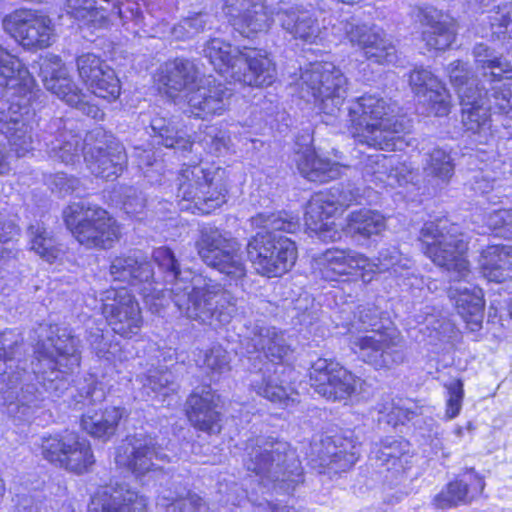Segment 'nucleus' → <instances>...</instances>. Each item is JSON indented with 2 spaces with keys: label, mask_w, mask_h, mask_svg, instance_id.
Listing matches in <instances>:
<instances>
[{
  "label": "nucleus",
  "mask_w": 512,
  "mask_h": 512,
  "mask_svg": "<svg viewBox=\"0 0 512 512\" xmlns=\"http://www.w3.org/2000/svg\"><path fill=\"white\" fill-rule=\"evenodd\" d=\"M153 259L163 273V285L150 281L154 278L151 263L138 252L116 257L110 274L114 281L142 285L139 293L152 313L160 314L172 300L179 313L188 319L215 328L230 323L237 312V299L221 284L191 270H181L173 251L167 247L155 249Z\"/></svg>",
  "instance_id": "f257e3e1"
},
{
  "label": "nucleus",
  "mask_w": 512,
  "mask_h": 512,
  "mask_svg": "<svg viewBox=\"0 0 512 512\" xmlns=\"http://www.w3.org/2000/svg\"><path fill=\"white\" fill-rule=\"evenodd\" d=\"M0 86L6 88L7 109L0 111V132L18 157L33 149L35 112L31 108L34 79L23 63L0 45Z\"/></svg>",
  "instance_id": "f03ea898"
},
{
  "label": "nucleus",
  "mask_w": 512,
  "mask_h": 512,
  "mask_svg": "<svg viewBox=\"0 0 512 512\" xmlns=\"http://www.w3.org/2000/svg\"><path fill=\"white\" fill-rule=\"evenodd\" d=\"M252 225L262 228L247 243L248 259L256 272L266 277H280L294 266L297 247L294 241L280 232L295 233L299 218L286 212L259 213Z\"/></svg>",
  "instance_id": "7ed1b4c3"
},
{
  "label": "nucleus",
  "mask_w": 512,
  "mask_h": 512,
  "mask_svg": "<svg viewBox=\"0 0 512 512\" xmlns=\"http://www.w3.org/2000/svg\"><path fill=\"white\" fill-rule=\"evenodd\" d=\"M396 104L374 94H365L349 106L350 130L354 139L377 149L400 150L404 124L396 115Z\"/></svg>",
  "instance_id": "20e7f679"
},
{
  "label": "nucleus",
  "mask_w": 512,
  "mask_h": 512,
  "mask_svg": "<svg viewBox=\"0 0 512 512\" xmlns=\"http://www.w3.org/2000/svg\"><path fill=\"white\" fill-rule=\"evenodd\" d=\"M382 328L379 311L373 306H360L348 328L351 349L376 369L390 368L404 357L399 334Z\"/></svg>",
  "instance_id": "39448f33"
},
{
  "label": "nucleus",
  "mask_w": 512,
  "mask_h": 512,
  "mask_svg": "<svg viewBox=\"0 0 512 512\" xmlns=\"http://www.w3.org/2000/svg\"><path fill=\"white\" fill-rule=\"evenodd\" d=\"M244 465L260 477L265 486L289 493L302 482V468L289 444L284 441L257 438L246 447Z\"/></svg>",
  "instance_id": "423d86ee"
},
{
  "label": "nucleus",
  "mask_w": 512,
  "mask_h": 512,
  "mask_svg": "<svg viewBox=\"0 0 512 512\" xmlns=\"http://www.w3.org/2000/svg\"><path fill=\"white\" fill-rule=\"evenodd\" d=\"M468 237L458 226H450V300L471 332L478 331L484 318V300L480 288L470 282L467 259Z\"/></svg>",
  "instance_id": "0eeeda50"
},
{
  "label": "nucleus",
  "mask_w": 512,
  "mask_h": 512,
  "mask_svg": "<svg viewBox=\"0 0 512 512\" xmlns=\"http://www.w3.org/2000/svg\"><path fill=\"white\" fill-rule=\"evenodd\" d=\"M257 351H262L271 362H280L290 351L284 334L275 327L257 326L252 338ZM287 369L268 364L265 369L253 375L252 389L259 395L281 407H288L295 401L294 391L281 377Z\"/></svg>",
  "instance_id": "6e6552de"
},
{
  "label": "nucleus",
  "mask_w": 512,
  "mask_h": 512,
  "mask_svg": "<svg viewBox=\"0 0 512 512\" xmlns=\"http://www.w3.org/2000/svg\"><path fill=\"white\" fill-rule=\"evenodd\" d=\"M35 353L33 373L47 391L59 396L68 388V376L79 367L78 339L65 334L48 336L38 342Z\"/></svg>",
  "instance_id": "1a4fd4ad"
},
{
  "label": "nucleus",
  "mask_w": 512,
  "mask_h": 512,
  "mask_svg": "<svg viewBox=\"0 0 512 512\" xmlns=\"http://www.w3.org/2000/svg\"><path fill=\"white\" fill-rule=\"evenodd\" d=\"M178 197L191 201L202 214H209L226 202L225 171L219 167L199 163L181 169Z\"/></svg>",
  "instance_id": "9d476101"
},
{
  "label": "nucleus",
  "mask_w": 512,
  "mask_h": 512,
  "mask_svg": "<svg viewBox=\"0 0 512 512\" xmlns=\"http://www.w3.org/2000/svg\"><path fill=\"white\" fill-rule=\"evenodd\" d=\"M195 248L203 262L218 270L230 283L238 285L246 277L247 268L241 244L230 232L204 226L199 230Z\"/></svg>",
  "instance_id": "9b49d317"
},
{
  "label": "nucleus",
  "mask_w": 512,
  "mask_h": 512,
  "mask_svg": "<svg viewBox=\"0 0 512 512\" xmlns=\"http://www.w3.org/2000/svg\"><path fill=\"white\" fill-rule=\"evenodd\" d=\"M346 84L347 78L333 63L316 62L301 73L298 88L301 98L313 100L322 113L335 116L346 98Z\"/></svg>",
  "instance_id": "f8f14e48"
},
{
  "label": "nucleus",
  "mask_w": 512,
  "mask_h": 512,
  "mask_svg": "<svg viewBox=\"0 0 512 512\" xmlns=\"http://www.w3.org/2000/svg\"><path fill=\"white\" fill-rule=\"evenodd\" d=\"M67 228L88 248H109L119 237V227L104 209L84 202L72 203L63 211Z\"/></svg>",
  "instance_id": "ddd939ff"
},
{
  "label": "nucleus",
  "mask_w": 512,
  "mask_h": 512,
  "mask_svg": "<svg viewBox=\"0 0 512 512\" xmlns=\"http://www.w3.org/2000/svg\"><path fill=\"white\" fill-rule=\"evenodd\" d=\"M359 198L358 190L350 185L336 186L316 193L309 200L304 216L305 225L323 241H336L341 238L333 217Z\"/></svg>",
  "instance_id": "4468645a"
},
{
  "label": "nucleus",
  "mask_w": 512,
  "mask_h": 512,
  "mask_svg": "<svg viewBox=\"0 0 512 512\" xmlns=\"http://www.w3.org/2000/svg\"><path fill=\"white\" fill-rule=\"evenodd\" d=\"M491 98L481 92L476 86L462 87L460 101L462 105V122L465 128L473 133H484L490 130V112L504 114L512 118V89L510 85L493 87Z\"/></svg>",
  "instance_id": "2eb2a0df"
},
{
  "label": "nucleus",
  "mask_w": 512,
  "mask_h": 512,
  "mask_svg": "<svg viewBox=\"0 0 512 512\" xmlns=\"http://www.w3.org/2000/svg\"><path fill=\"white\" fill-rule=\"evenodd\" d=\"M41 453L50 463L76 474L88 472L95 463L90 442L74 432L44 437Z\"/></svg>",
  "instance_id": "dca6fc26"
},
{
  "label": "nucleus",
  "mask_w": 512,
  "mask_h": 512,
  "mask_svg": "<svg viewBox=\"0 0 512 512\" xmlns=\"http://www.w3.org/2000/svg\"><path fill=\"white\" fill-rule=\"evenodd\" d=\"M3 28L27 49H44L55 41L52 19L42 11L17 9L3 19Z\"/></svg>",
  "instance_id": "f3484780"
},
{
  "label": "nucleus",
  "mask_w": 512,
  "mask_h": 512,
  "mask_svg": "<svg viewBox=\"0 0 512 512\" xmlns=\"http://www.w3.org/2000/svg\"><path fill=\"white\" fill-rule=\"evenodd\" d=\"M335 37L347 38L353 46L364 51L365 57L377 64H393L396 62V49L387 39L383 29L372 25L356 23L352 20H339L332 25Z\"/></svg>",
  "instance_id": "a211bd4d"
},
{
  "label": "nucleus",
  "mask_w": 512,
  "mask_h": 512,
  "mask_svg": "<svg viewBox=\"0 0 512 512\" xmlns=\"http://www.w3.org/2000/svg\"><path fill=\"white\" fill-rule=\"evenodd\" d=\"M102 314L111 329L125 338L137 335L143 325L141 309L126 287H111L101 294Z\"/></svg>",
  "instance_id": "6ab92c4d"
},
{
  "label": "nucleus",
  "mask_w": 512,
  "mask_h": 512,
  "mask_svg": "<svg viewBox=\"0 0 512 512\" xmlns=\"http://www.w3.org/2000/svg\"><path fill=\"white\" fill-rule=\"evenodd\" d=\"M105 0L103 4L96 0H67L68 12L83 26L93 29L105 28L109 25L110 18L116 16L123 22L141 19V11L138 3L134 1L111 3Z\"/></svg>",
  "instance_id": "aec40b11"
},
{
  "label": "nucleus",
  "mask_w": 512,
  "mask_h": 512,
  "mask_svg": "<svg viewBox=\"0 0 512 512\" xmlns=\"http://www.w3.org/2000/svg\"><path fill=\"white\" fill-rule=\"evenodd\" d=\"M43 84L51 93L72 107H76L83 114L93 118L102 119L103 111L89 103L87 95L79 89L69 75L68 69L58 56H53L41 68Z\"/></svg>",
  "instance_id": "412c9836"
},
{
  "label": "nucleus",
  "mask_w": 512,
  "mask_h": 512,
  "mask_svg": "<svg viewBox=\"0 0 512 512\" xmlns=\"http://www.w3.org/2000/svg\"><path fill=\"white\" fill-rule=\"evenodd\" d=\"M159 462H169V459L162 449L157 447L155 439L151 436L135 435L116 450V465L132 472L136 477L159 469Z\"/></svg>",
  "instance_id": "4be33fe9"
},
{
  "label": "nucleus",
  "mask_w": 512,
  "mask_h": 512,
  "mask_svg": "<svg viewBox=\"0 0 512 512\" xmlns=\"http://www.w3.org/2000/svg\"><path fill=\"white\" fill-rule=\"evenodd\" d=\"M79 78L95 97L109 103L121 94V83L114 69L94 53H83L76 59Z\"/></svg>",
  "instance_id": "5701e85b"
},
{
  "label": "nucleus",
  "mask_w": 512,
  "mask_h": 512,
  "mask_svg": "<svg viewBox=\"0 0 512 512\" xmlns=\"http://www.w3.org/2000/svg\"><path fill=\"white\" fill-rule=\"evenodd\" d=\"M311 386L327 399H345L356 390L358 380L339 363L317 359L309 371Z\"/></svg>",
  "instance_id": "b1692460"
},
{
  "label": "nucleus",
  "mask_w": 512,
  "mask_h": 512,
  "mask_svg": "<svg viewBox=\"0 0 512 512\" xmlns=\"http://www.w3.org/2000/svg\"><path fill=\"white\" fill-rule=\"evenodd\" d=\"M315 265L323 279L335 281L341 276L359 275L369 283V273L374 267L370 259L352 249L331 248L315 258Z\"/></svg>",
  "instance_id": "393cba45"
},
{
  "label": "nucleus",
  "mask_w": 512,
  "mask_h": 512,
  "mask_svg": "<svg viewBox=\"0 0 512 512\" xmlns=\"http://www.w3.org/2000/svg\"><path fill=\"white\" fill-rule=\"evenodd\" d=\"M417 169L398 155H369L363 166L364 179L375 186L396 187L413 182Z\"/></svg>",
  "instance_id": "a878e982"
},
{
  "label": "nucleus",
  "mask_w": 512,
  "mask_h": 512,
  "mask_svg": "<svg viewBox=\"0 0 512 512\" xmlns=\"http://www.w3.org/2000/svg\"><path fill=\"white\" fill-rule=\"evenodd\" d=\"M231 96V91L223 83L209 76L186 94L188 112L201 119L221 116L228 110Z\"/></svg>",
  "instance_id": "bb28decb"
},
{
  "label": "nucleus",
  "mask_w": 512,
  "mask_h": 512,
  "mask_svg": "<svg viewBox=\"0 0 512 512\" xmlns=\"http://www.w3.org/2000/svg\"><path fill=\"white\" fill-rule=\"evenodd\" d=\"M224 10L234 28L246 37L267 31L272 22L261 0H224Z\"/></svg>",
  "instance_id": "cd10ccee"
},
{
  "label": "nucleus",
  "mask_w": 512,
  "mask_h": 512,
  "mask_svg": "<svg viewBox=\"0 0 512 512\" xmlns=\"http://www.w3.org/2000/svg\"><path fill=\"white\" fill-rule=\"evenodd\" d=\"M90 512H147V498L124 484L98 489L91 500Z\"/></svg>",
  "instance_id": "c85d7f7f"
},
{
  "label": "nucleus",
  "mask_w": 512,
  "mask_h": 512,
  "mask_svg": "<svg viewBox=\"0 0 512 512\" xmlns=\"http://www.w3.org/2000/svg\"><path fill=\"white\" fill-rule=\"evenodd\" d=\"M481 75L483 77L482 81L474 78H468V72L464 68V64L457 61V66L453 69L450 68V83L456 87L459 97L460 89L462 87L472 86L475 90L477 85L482 98H485L486 91L487 96L491 98V95L493 94V87H503L505 84H499V82L502 79L512 78V67L506 59L497 56L495 61L492 62L491 65L487 66L486 70L481 72Z\"/></svg>",
  "instance_id": "c756f323"
},
{
  "label": "nucleus",
  "mask_w": 512,
  "mask_h": 512,
  "mask_svg": "<svg viewBox=\"0 0 512 512\" xmlns=\"http://www.w3.org/2000/svg\"><path fill=\"white\" fill-rule=\"evenodd\" d=\"M275 78V64L265 51L244 48L238 69L234 71L233 81L248 86L262 87L271 85Z\"/></svg>",
  "instance_id": "7c9ffc66"
},
{
  "label": "nucleus",
  "mask_w": 512,
  "mask_h": 512,
  "mask_svg": "<svg viewBox=\"0 0 512 512\" xmlns=\"http://www.w3.org/2000/svg\"><path fill=\"white\" fill-rule=\"evenodd\" d=\"M84 160L88 169L97 177L114 179L123 170L127 162V155L119 143L111 142L104 145L98 141L93 147L85 150Z\"/></svg>",
  "instance_id": "2f4dec72"
},
{
  "label": "nucleus",
  "mask_w": 512,
  "mask_h": 512,
  "mask_svg": "<svg viewBox=\"0 0 512 512\" xmlns=\"http://www.w3.org/2000/svg\"><path fill=\"white\" fill-rule=\"evenodd\" d=\"M304 145L297 143L294 161L301 175L312 182L325 183L340 177L342 166L321 157L310 146L311 139L307 135L303 137Z\"/></svg>",
  "instance_id": "473e14b6"
},
{
  "label": "nucleus",
  "mask_w": 512,
  "mask_h": 512,
  "mask_svg": "<svg viewBox=\"0 0 512 512\" xmlns=\"http://www.w3.org/2000/svg\"><path fill=\"white\" fill-rule=\"evenodd\" d=\"M219 396L210 387L195 391L188 399L187 416L199 430L216 433L220 431V412L217 410Z\"/></svg>",
  "instance_id": "72a5a7b5"
},
{
  "label": "nucleus",
  "mask_w": 512,
  "mask_h": 512,
  "mask_svg": "<svg viewBox=\"0 0 512 512\" xmlns=\"http://www.w3.org/2000/svg\"><path fill=\"white\" fill-rule=\"evenodd\" d=\"M197 79L198 71L194 63L182 58L166 62L158 75L159 83L170 97H175L182 91L190 93Z\"/></svg>",
  "instance_id": "f704fd0d"
},
{
  "label": "nucleus",
  "mask_w": 512,
  "mask_h": 512,
  "mask_svg": "<svg viewBox=\"0 0 512 512\" xmlns=\"http://www.w3.org/2000/svg\"><path fill=\"white\" fill-rule=\"evenodd\" d=\"M281 26L295 39L309 44H318L324 38L325 29L321 28L314 15L305 9L291 7L278 13Z\"/></svg>",
  "instance_id": "c9c22d12"
},
{
  "label": "nucleus",
  "mask_w": 512,
  "mask_h": 512,
  "mask_svg": "<svg viewBox=\"0 0 512 512\" xmlns=\"http://www.w3.org/2000/svg\"><path fill=\"white\" fill-rule=\"evenodd\" d=\"M409 83L419 102L431 107L436 115L445 114V101L442 92L445 90L440 80L424 68H416L410 73Z\"/></svg>",
  "instance_id": "e433bc0d"
},
{
  "label": "nucleus",
  "mask_w": 512,
  "mask_h": 512,
  "mask_svg": "<svg viewBox=\"0 0 512 512\" xmlns=\"http://www.w3.org/2000/svg\"><path fill=\"white\" fill-rule=\"evenodd\" d=\"M376 458L391 477L397 478L412 466L414 453L408 441L388 438L377 451Z\"/></svg>",
  "instance_id": "4c0bfd02"
},
{
  "label": "nucleus",
  "mask_w": 512,
  "mask_h": 512,
  "mask_svg": "<svg viewBox=\"0 0 512 512\" xmlns=\"http://www.w3.org/2000/svg\"><path fill=\"white\" fill-rule=\"evenodd\" d=\"M20 354L18 341L11 333H3L0 336V382L13 386L28 375Z\"/></svg>",
  "instance_id": "58836bf2"
},
{
  "label": "nucleus",
  "mask_w": 512,
  "mask_h": 512,
  "mask_svg": "<svg viewBox=\"0 0 512 512\" xmlns=\"http://www.w3.org/2000/svg\"><path fill=\"white\" fill-rule=\"evenodd\" d=\"M483 276L492 282L501 283L512 278V247L490 245L483 250L480 259Z\"/></svg>",
  "instance_id": "ea45409f"
},
{
  "label": "nucleus",
  "mask_w": 512,
  "mask_h": 512,
  "mask_svg": "<svg viewBox=\"0 0 512 512\" xmlns=\"http://www.w3.org/2000/svg\"><path fill=\"white\" fill-rule=\"evenodd\" d=\"M126 416L122 407L109 406L103 410L89 408L81 418L82 429L92 437L106 439L111 437L119 421Z\"/></svg>",
  "instance_id": "a19ab883"
},
{
  "label": "nucleus",
  "mask_w": 512,
  "mask_h": 512,
  "mask_svg": "<svg viewBox=\"0 0 512 512\" xmlns=\"http://www.w3.org/2000/svg\"><path fill=\"white\" fill-rule=\"evenodd\" d=\"M204 56L209 59L215 70L226 79L233 77L235 69H238L244 50L233 47L230 43L220 38H213L207 42Z\"/></svg>",
  "instance_id": "79ce46f5"
},
{
  "label": "nucleus",
  "mask_w": 512,
  "mask_h": 512,
  "mask_svg": "<svg viewBox=\"0 0 512 512\" xmlns=\"http://www.w3.org/2000/svg\"><path fill=\"white\" fill-rule=\"evenodd\" d=\"M386 228L385 217L378 211L361 208L347 215L343 232L351 237L370 238Z\"/></svg>",
  "instance_id": "37998d69"
},
{
  "label": "nucleus",
  "mask_w": 512,
  "mask_h": 512,
  "mask_svg": "<svg viewBox=\"0 0 512 512\" xmlns=\"http://www.w3.org/2000/svg\"><path fill=\"white\" fill-rule=\"evenodd\" d=\"M324 450L322 451V463L335 470H346L352 467L358 459V447L342 437L335 436L326 438L322 441Z\"/></svg>",
  "instance_id": "c03bdc74"
},
{
  "label": "nucleus",
  "mask_w": 512,
  "mask_h": 512,
  "mask_svg": "<svg viewBox=\"0 0 512 512\" xmlns=\"http://www.w3.org/2000/svg\"><path fill=\"white\" fill-rule=\"evenodd\" d=\"M82 150V137L68 129L66 125L59 131L54 139L47 141L49 157L66 165L74 164L80 158Z\"/></svg>",
  "instance_id": "a18cd8bd"
},
{
  "label": "nucleus",
  "mask_w": 512,
  "mask_h": 512,
  "mask_svg": "<svg viewBox=\"0 0 512 512\" xmlns=\"http://www.w3.org/2000/svg\"><path fill=\"white\" fill-rule=\"evenodd\" d=\"M419 21L426 28L423 30V40L430 49L445 50L448 47V31L444 15L434 7L419 10Z\"/></svg>",
  "instance_id": "49530a36"
},
{
  "label": "nucleus",
  "mask_w": 512,
  "mask_h": 512,
  "mask_svg": "<svg viewBox=\"0 0 512 512\" xmlns=\"http://www.w3.org/2000/svg\"><path fill=\"white\" fill-rule=\"evenodd\" d=\"M179 124L174 119L156 116L151 120V129L163 146L187 151L193 145L192 136L186 129H180Z\"/></svg>",
  "instance_id": "de8ad7c7"
},
{
  "label": "nucleus",
  "mask_w": 512,
  "mask_h": 512,
  "mask_svg": "<svg viewBox=\"0 0 512 512\" xmlns=\"http://www.w3.org/2000/svg\"><path fill=\"white\" fill-rule=\"evenodd\" d=\"M158 504L166 508V512H208L209 507L197 494L184 487L163 490L158 497Z\"/></svg>",
  "instance_id": "09e8293b"
},
{
  "label": "nucleus",
  "mask_w": 512,
  "mask_h": 512,
  "mask_svg": "<svg viewBox=\"0 0 512 512\" xmlns=\"http://www.w3.org/2000/svg\"><path fill=\"white\" fill-rule=\"evenodd\" d=\"M485 483L473 469L467 470L459 479L450 483V507L458 504H467L479 496Z\"/></svg>",
  "instance_id": "8fccbe9b"
},
{
  "label": "nucleus",
  "mask_w": 512,
  "mask_h": 512,
  "mask_svg": "<svg viewBox=\"0 0 512 512\" xmlns=\"http://www.w3.org/2000/svg\"><path fill=\"white\" fill-rule=\"evenodd\" d=\"M421 240L425 246L426 255L438 266L448 264V251L445 235L440 231L438 224L429 222L421 230Z\"/></svg>",
  "instance_id": "3c124183"
},
{
  "label": "nucleus",
  "mask_w": 512,
  "mask_h": 512,
  "mask_svg": "<svg viewBox=\"0 0 512 512\" xmlns=\"http://www.w3.org/2000/svg\"><path fill=\"white\" fill-rule=\"evenodd\" d=\"M30 248L42 259L52 263L58 258L61 250L51 233L41 223H35L28 228Z\"/></svg>",
  "instance_id": "603ef678"
},
{
  "label": "nucleus",
  "mask_w": 512,
  "mask_h": 512,
  "mask_svg": "<svg viewBox=\"0 0 512 512\" xmlns=\"http://www.w3.org/2000/svg\"><path fill=\"white\" fill-rule=\"evenodd\" d=\"M30 248L42 259L52 263L58 258L61 250L51 233L41 223H35L28 228Z\"/></svg>",
  "instance_id": "864d4df0"
},
{
  "label": "nucleus",
  "mask_w": 512,
  "mask_h": 512,
  "mask_svg": "<svg viewBox=\"0 0 512 512\" xmlns=\"http://www.w3.org/2000/svg\"><path fill=\"white\" fill-rule=\"evenodd\" d=\"M195 361L212 379L219 378L221 374L230 369L229 354L220 345H214L205 351H200Z\"/></svg>",
  "instance_id": "5fc2aeb1"
},
{
  "label": "nucleus",
  "mask_w": 512,
  "mask_h": 512,
  "mask_svg": "<svg viewBox=\"0 0 512 512\" xmlns=\"http://www.w3.org/2000/svg\"><path fill=\"white\" fill-rule=\"evenodd\" d=\"M40 402L41 398L35 385L26 384L21 387L16 401L9 404L8 411L18 420L29 421L36 409L40 407Z\"/></svg>",
  "instance_id": "6e6d98bb"
},
{
  "label": "nucleus",
  "mask_w": 512,
  "mask_h": 512,
  "mask_svg": "<svg viewBox=\"0 0 512 512\" xmlns=\"http://www.w3.org/2000/svg\"><path fill=\"white\" fill-rule=\"evenodd\" d=\"M377 410L380 414H386V421L392 426L405 424L422 413L414 403L401 399L397 402L390 400L384 403H379L377 405Z\"/></svg>",
  "instance_id": "4d7b16f0"
},
{
  "label": "nucleus",
  "mask_w": 512,
  "mask_h": 512,
  "mask_svg": "<svg viewBox=\"0 0 512 512\" xmlns=\"http://www.w3.org/2000/svg\"><path fill=\"white\" fill-rule=\"evenodd\" d=\"M143 393L154 398L158 396H168L170 391H174L172 375L167 369H151L148 373L141 377Z\"/></svg>",
  "instance_id": "13d9d810"
},
{
  "label": "nucleus",
  "mask_w": 512,
  "mask_h": 512,
  "mask_svg": "<svg viewBox=\"0 0 512 512\" xmlns=\"http://www.w3.org/2000/svg\"><path fill=\"white\" fill-rule=\"evenodd\" d=\"M192 141L199 142L208 153L218 156L228 150L230 138L217 126L205 125L204 130L194 134Z\"/></svg>",
  "instance_id": "bf43d9fd"
},
{
  "label": "nucleus",
  "mask_w": 512,
  "mask_h": 512,
  "mask_svg": "<svg viewBox=\"0 0 512 512\" xmlns=\"http://www.w3.org/2000/svg\"><path fill=\"white\" fill-rule=\"evenodd\" d=\"M75 408L81 409L84 406H94L100 403L105 398V392L102 387L98 385L95 378L90 376L85 379L84 383L77 389V394L74 396Z\"/></svg>",
  "instance_id": "052dcab7"
},
{
  "label": "nucleus",
  "mask_w": 512,
  "mask_h": 512,
  "mask_svg": "<svg viewBox=\"0 0 512 512\" xmlns=\"http://www.w3.org/2000/svg\"><path fill=\"white\" fill-rule=\"evenodd\" d=\"M487 18L492 34L497 38L512 34V4L498 6Z\"/></svg>",
  "instance_id": "680f3d73"
},
{
  "label": "nucleus",
  "mask_w": 512,
  "mask_h": 512,
  "mask_svg": "<svg viewBox=\"0 0 512 512\" xmlns=\"http://www.w3.org/2000/svg\"><path fill=\"white\" fill-rule=\"evenodd\" d=\"M401 262V255L396 248L383 249L377 258V262L370 260V264L374 267L369 273V282L373 279L374 274L393 270L395 274L398 273L399 263Z\"/></svg>",
  "instance_id": "e2e57ef3"
},
{
  "label": "nucleus",
  "mask_w": 512,
  "mask_h": 512,
  "mask_svg": "<svg viewBox=\"0 0 512 512\" xmlns=\"http://www.w3.org/2000/svg\"><path fill=\"white\" fill-rule=\"evenodd\" d=\"M206 19L203 14H195L181 20L172 28V35L178 40L189 39L204 30Z\"/></svg>",
  "instance_id": "0e129e2a"
},
{
  "label": "nucleus",
  "mask_w": 512,
  "mask_h": 512,
  "mask_svg": "<svg viewBox=\"0 0 512 512\" xmlns=\"http://www.w3.org/2000/svg\"><path fill=\"white\" fill-rule=\"evenodd\" d=\"M132 157L135 159L138 167L143 170L145 177L151 182L158 181L154 173H159L163 165L161 161L156 160L155 153L152 150L135 148Z\"/></svg>",
  "instance_id": "69168bd1"
},
{
  "label": "nucleus",
  "mask_w": 512,
  "mask_h": 512,
  "mask_svg": "<svg viewBox=\"0 0 512 512\" xmlns=\"http://www.w3.org/2000/svg\"><path fill=\"white\" fill-rule=\"evenodd\" d=\"M19 236V228L13 217L0 212V260L4 258L5 244H9Z\"/></svg>",
  "instance_id": "338daca9"
},
{
  "label": "nucleus",
  "mask_w": 512,
  "mask_h": 512,
  "mask_svg": "<svg viewBox=\"0 0 512 512\" xmlns=\"http://www.w3.org/2000/svg\"><path fill=\"white\" fill-rule=\"evenodd\" d=\"M123 197V209L126 214L136 216L143 211L145 199L141 192L129 187L124 190Z\"/></svg>",
  "instance_id": "774afa93"
}]
</instances>
